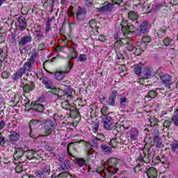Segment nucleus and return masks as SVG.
Returning a JSON list of instances; mask_svg holds the SVG:
<instances>
[{"mask_svg": "<svg viewBox=\"0 0 178 178\" xmlns=\"http://www.w3.org/2000/svg\"><path fill=\"white\" fill-rule=\"evenodd\" d=\"M66 88H67L65 90L54 88L52 91H49V93L56 95L57 97V99H60V101H62V99L69 101V99H72V98H73V92H74V90L69 86H66Z\"/></svg>", "mask_w": 178, "mask_h": 178, "instance_id": "nucleus-1", "label": "nucleus"}, {"mask_svg": "<svg viewBox=\"0 0 178 178\" xmlns=\"http://www.w3.org/2000/svg\"><path fill=\"white\" fill-rule=\"evenodd\" d=\"M108 165V172L110 178H113V175L119 170L118 165H119V159L117 158L109 159L107 161Z\"/></svg>", "mask_w": 178, "mask_h": 178, "instance_id": "nucleus-2", "label": "nucleus"}, {"mask_svg": "<svg viewBox=\"0 0 178 178\" xmlns=\"http://www.w3.org/2000/svg\"><path fill=\"white\" fill-rule=\"evenodd\" d=\"M25 151L22 147H17L15 149L13 154V163L15 165H20L23 163V156H24Z\"/></svg>", "mask_w": 178, "mask_h": 178, "instance_id": "nucleus-3", "label": "nucleus"}, {"mask_svg": "<svg viewBox=\"0 0 178 178\" xmlns=\"http://www.w3.org/2000/svg\"><path fill=\"white\" fill-rule=\"evenodd\" d=\"M147 153L143 152V154H140L139 157L138 158L136 162H143L144 163H149L151 161H152L154 158V152H151V149H148L147 150Z\"/></svg>", "mask_w": 178, "mask_h": 178, "instance_id": "nucleus-4", "label": "nucleus"}, {"mask_svg": "<svg viewBox=\"0 0 178 178\" xmlns=\"http://www.w3.org/2000/svg\"><path fill=\"white\" fill-rule=\"evenodd\" d=\"M151 29V24L148 21H143L140 24L136 29V33L139 35H143V34H148L149 33V29Z\"/></svg>", "mask_w": 178, "mask_h": 178, "instance_id": "nucleus-5", "label": "nucleus"}, {"mask_svg": "<svg viewBox=\"0 0 178 178\" xmlns=\"http://www.w3.org/2000/svg\"><path fill=\"white\" fill-rule=\"evenodd\" d=\"M35 175L36 177L47 178L51 175V165L47 164L42 167L40 170L35 171Z\"/></svg>", "mask_w": 178, "mask_h": 178, "instance_id": "nucleus-6", "label": "nucleus"}, {"mask_svg": "<svg viewBox=\"0 0 178 178\" xmlns=\"http://www.w3.org/2000/svg\"><path fill=\"white\" fill-rule=\"evenodd\" d=\"M102 121L104 122V127L105 130H113L115 129V122L113 119L109 115H105L102 118Z\"/></svg>", "mask_w": 178, "mask_h": 178, "instance_id": "nucleus-7", "label": "nucleus"}, {"mask_svg": "<svg viewBox=\"0 0 178 178\" xmlns=\"http://www.w3.org/2000/svg\"><path fill=\"white\" fill-rule=\"evenodd\" d=\"M70 70H72V65L70 64V61H69L65 71H57L56 72H52V74H54L56 80L60 81L65 79V74H66V73H69Z\"/></svg>", "mask_w": 178, "mask_h": 178, "instance_id": "nucleus-8", "label": "nucleus"}, {"mask_svg": "<svg viewBox=\"0 0 178 178\" xmlns=\"http://www.w3.org/2000/svg\"><path fill=\"white\" fill-rule=\"evenodd\" d=\"M31 41H33V36H31V34L25 35L22 36L18 42L19 47L23 48V47H26V45L31 44Z\"/></svg>", "mask_w": 178, "mask_h": 178, "instance_id": "nucleus-9", "label": "nucleus"}, {"mask_svg": "<svg viewBox=\"0 0 178 178\" xmlns=\"http://www.w3.org/2000/svg\"><path fill=\"white\" fill-rule=\"evenodd\" d=\"M118 95L119 92H118V90H113L111 91L107 100L108 106H116V98Z\"/></svg>", "mask_w": 178, "mask_h": 178, "instance_id": "nucleus-10", "label": "nucleus"}, {"mask_svg": "<svg viewBox=\"0 0 178 178\" xmlns=\"http://www.w3.org/2000/svg\"><path fill=\"white\" fill-rule=\"evenodd\" d=\"M54 131V122L47 120L44 123V136H49Z\"/></svg>", "mask_w": 178, "mask_h": 178, "instance_id": "nucleus-11", "label": "nucleus"}, {"mask_svg": "<svg viewBox=\"0 0 178 178\" xmlns=\"http://www.w3.org/2000/svg\"><path fill=\"white\" fill-rule=\"evenodd\" d=\"M160 79L161 80L162 84H163L164 87H169V86H172V76L163 74L160 75Z\"/></svg>", "mask_w": 178, "mask_h": 178, "instance_id": "nucleus-12", "label": "nucleus"}, {"mask_svg": "<svg viewBox=\"0 0 178 178\" xmlns=\"http://www.w3.org/2000/svg\"><path fill=\"white\" fill-rule=\"evenodd\" d=\"M142 74L144 79H152V77H154V76H155V71H154V68L151 67H146L143 69Z\"/></svg>", "mask_w": 178, "mask_h": 178, "instance_id": "nucleus-13", "label": "nucleus"}, {"mask_svg": "<svg viewBox=\"0 0 178 178\" xmlns=\"http://www.w3.org/2000/svg\"><path fill=\"white\" fill-rule=\"evenodd\" d=\"M34 65H35V63L27 59L26 62L24 63V65L20 68V70L24 72V74H26V72H31L33 70Z\"/></svg>", "mask_w": 178, "mask_h": 178, "instance_id": "nucleus-14", "label": "nucleus"}, {"mask_svg": "<svg viewBox=\"0 0 178 178\" xmlns=\"http://www.w3.org/2000/svg\"><path fill=\"white\" fill-rule=\"evenodd\" d=\"M20 140V134L19 133L11 131L10 132V135L8 136V141L11 143V144H15L17 143Z\"/></svg>", "mask_w": 178, "mask_h": 178, "instance_id": "nucleus-15", "label": "nucleus"}, {"mask_svg": "<svg viewBox=\"0 0 178 178\" xmlns=\"http://www.w3.org/2000/svg\"><path fill=\"white\" fill-rule=\"evenodd\" d=\"M145 173H146L148 178L158 177V171L154 167L145 168Z\"/></svg>", "mask_w": 178, "mask_h": 178, "instance_id": "nucleus-16", "label": "nucleus"}, {"mask_svg": "<svg viewBox=\"0 0 178 178\" xmlns=\"http://www.w3.org/2000/svg\"><path fill=\"white\" fill-rule=\"evenodd\" d=\"M45 37L44 36V33L40 30L35 31L33 33V40L35 42L40 43L42 41Z\"/></svg>", "mask_w": 178, "mask_h": 178, "instance_id": "nucleus-17", "label": "nucleus"}, {"mask_svg": "<svg viewBox=\"0 0 178 178\" xmlns=\"http://www.w3.org/2000/svg\"><path fill=\"white\" fill-rule=\"evenodd\" d=\"M87 15V9L84 7L79 6L76 13V18L78 20H84Z\"/></svg>", "mask_w": 178, "mask_h": 178, "instance_id": "nucleus-18", "label": "nucleus"}, {"mask_svg": "<svg viewBox=\"0 0 178 178\" xmlns=\"http://www.w3.org/2000/svg\"><path fill=\"white\" fill-rule=\"evenodd\" d=\"M17 22L19 23L18 27L22 31L27 29V21H26V17L22 15L17 18Z\"/></svg>", "mask_w": 178, "mask_h": 178, "instance_id": "nucleus-19", "label": "nucleus"}, {"mask_svg": "<svg viewBox=\"0 0 178 178\" xmlns=\"http://www.w3.org/2000/svg\"><path fill=\"white\" fill-rule=\"evenodd\" d=\"M113 10V4L108 3L98 8L99 13H111Z\"/></svg>", "mask_w": 178, "mask_h": 178, "instance_id": "nucleus-20", "label": "nucleus"}, {"mask_svg": "<svg viewBox=\"0 0 178 178\" xmlns=\"http://www.w3.org/2000/svg\"><path fill=\"white\" fill-rule=\"evenodd\" d=\"M76 144V142H72L71 143H69L67 147V151L68 152V155H70V158L71 161H73L74 163H76V161L79 159V158H76V156H73L72 154V152L70 151L71 149H74V145Z\"/></svg>", "mask_w": 178, "mask_h": 178, "instance_id": "nucleus-21", "label": "nucleus"}, {"mask_svg": "<svg viewBox=\"0 0 178 178\" xmlns=\"http://www.w3.org/2000/svg\"><path fill=\"white\" fill-rule=\"evenodd\" d=\"M134 24L133 22H130L127 26H124L122 27V31L126 35V34H129V33H131L134 31Z\"/></svg>", "mask_w": 178, "mask_h": 178, "instance_id": "nucleus-22", "label": "nucleus"}, {"mask_svg": "<svg viewBox=\"0 0 178 178\" xmlns=\"http://www.w3.org/2000/svg\"><path fill=\"white\" fill-rule=\"evenodd\" d=\"M30 58H28V60L35 63V59H38L40 58V53L37 51V49H33L29 53Z\"/></svg>", "mask_w": 178, "mask_h": 178, "instance_id": "nucleus-23", "label": "nucleus"}, {"mask_svg": "<svg viewBox=\"0 0 178 178\" xmlns=\"http://www.w3.org/2000/svg\"><path fill=\"white\" fill-rule=\"evenodd\" d=\"M165 47H170L171 49H174L176 47V40L170 38H166L163 40Z\"/></svg>", "mask_w": 178, "mask_h": 178, "instance_id": "nucleus-24", "label": "nucleus"}, {"mask_svg": "<svg viewBox=\"0 0 178 178\" xmlns=\"http://www.w3.org/2000/svg\"><path fill=\"white\" fill-rule=\"evenodd\" d=\"M128 17L129 20H131V23H133L134 24H138V22L137 19H138V14H137L136 11H129L128 13Z\"/></svg>", "mask_w": 178, "mask_h": 178, "instance_id": "nucleus-25", "label": "nucleus"}, {"mask_svg": "<svg viewBox=\"0 0 178 178\" xmlns=\"http://www.w3.org/2000/svg\"><path fill=\"white\" fill-rule=\"evenodd\" d=\"M75 163L78 165L79 168H83V170H88V172H90V168L87 167V165L86 163V159L83 158H78Z\"/></svg>", "mask_w": 178, "mask_h": 178, "instance_id": "nucleus-26", "label": "nucleus"}, {"mask_svg": "<svg viewBox=\"0 0 178 178\" xmlns=\"http://www.w3.org/2000/svg\"><path fill=\"white\" fill-rule=\"evenodd\" d=\"M22 90L24 92L29 94V92H31L35 88V84L33 81H31L29 83H26V85L22 87Z\"/></svg>", "mask_w": 178, "mask_h": 178, "instance_id": "nucleus-27", "label": "nucleus"}, {"mask_svg": "<svg viewBox=\"0 0 178 178\" xmlns=\"http://www.w3.org/2000/svg\"><path fill=\"white\" fill-rule=\"evenodd\" d=\"M25 154H26V159H29V161H31V159H35L37 156H38V153L34 150L28 149L25 152Z\"/></svg>", "mask_w": 178, "mask_h": 178, "instance_id": "nucleus-28", "label": "nucleus"}, {"mask_svg": "<svg viewBox=\"0 0 178 178\" xmlns=\"http://www.w3.org/2000/svg\"><path fill=\"white\" fill-rule=\"evenodd\" d=\"M87 155H88V158H87V161H88V162H92V163H95V162H97V153L93 152H91L90 151L87 152Z\"/></svg>", "mask_w": 178, "mask_h": 178, "instance_id": "nucleus-29", "label": "nucleus"}, {"mask_svg": "<svg viewBox=\"0 0 178 178\" xmlns=\"http://www.w3.org/2000/svg\"><path fill=\"white\" fill-rule=\"evenodd\" d=\"M100 149L106 155H108L112 152V147L110 146H108L106 144L103 143L100 145Z\"/></svg>", "mask_w": 178, "mask_h": 178, "instance_id": "nucleus-30", "label": "nucleus"}, {"mask_svg": "<svg viewBox=\"0 0 178 178\" xmlns=\"http://www.w3.org/2000/svg\"><path fill=\"white\" fill-rule=\"evenodd\" d=\"M40 80H42V84L48 88L49 90H52L54 88H52V81L51 80L48 79L47 77L40 78Z\"/></svg>", "mask_w": 178, "mask_h": 178, "instance_id": "nucleus-31", "label": "nucleus"}, {"mask_svg": "<svg viewBox=\"0 0 178 178\" xmlns=\"http://www.w3.org/2000/svg\"><path fill=\"white\" fill-rule=\"evenodd\" d=\"M170 147L172 152L178 154V140H174L173 141L170 142Z\"/></svg>", "mask_w": 178, "mask_h": 178, "instance_id": "nucleus-32", "label": "nucleus"}, {"mask_svg": "<svg viewBox=\"0 0 178 178\" xmlns=\"http://www.w3.org/2000/svg\"><path fill=\"white\" fill-rule=\"evenodd\" d=\"M120 108L122 109H126V107L129 105V99L126 97H122L120 99Z\"/></svg>", "mask_w": 178, "mask_h": 178, "instance_id": "nucleus-33", "label": "nucleus"}, {"mask_svg": "<svg viewBox=\"0 0 178 178\" xmlns=\"http://www.w3.org/2000/svg\"><path fill=\"white\" fill-rule=\"evenodd\" d=\"M166 26H161L157 31V35L159 38H163V36L166 35Z\"/></svg>", "mask_w": 178, "mask_h": 178, "instance_id": "nucleus-34", "label": "nucleus"}, {"mask_svg": "<svg viewBox=\"0 0 178 178\" xmlns=\"http://www.w3.org/2000/svg\"><path fill=\"white\" fill-rule=\"evenodd\" d=\"M70 115L71 118L76 119L77 118H79L80 112L79 111V109H77V108H74V109L70 108Z\"/></svg>", "mask_w": 178, "mask_h": 178, "instance_id": "nucleus-35", "label": "nucleus"}, {"mask_svg": "<svg viewBox=\"0 0 178 178\" xmlns=\"http://www.w3.org/2000/svg\"><path fill=\"white\" fill-rule=\"evenodd\" d=\"M129 134L131 140H136L138 137V130L136 128H132Z\"/></svg>", "mask_w": 178, "mask_h": 178, "instance_id": "nucleus-36", "label": "nucleus"}, {"mask_svg": "<svg viewBox=\"0 0 178 178\" xmlns=\"http://www.w3.org/2000/svg\"><path fill=\"white\" fill-rule=\"evenodd\" d=\"M149 122L150 123L151 127H154V126H156L158 123H159V120H158V118H155L154 116H151Z\"/></svg>", "mask_w": 178, "mask_h": 178, "instance_id": "nucleus-37", "label": "nucleus"}, {"mask_svg": "<svg viewBox=\"0 0 178 178\" xmlns=\"http://www.w3.org/2000/svg\"><path fill=\"white\" fill-rule=\"evenodd\" d=\"M127 49L128 51H132L135 55H138V54H140L139 52H137V48H136V47L133 46V43H131V42L127 44Z\"/></svg>", "mask_w": 178, "mask_h": 178, "instance_id": "nucleus-38", "label": "nucleus"}, {"mask_svg": "<svg viewBox=\"0 0 178 178\" xmlns=\"http://www.w3.org/2000/svg\"><path fill=\"white\" fill-rule=\"evenodd\" d=\"M41 124V121L38 120H31L29 122V127L31 129V127H38Z\"/></svg>", "mask_w": 178, "mask_h": 178, "instance_id": "nucleus-39", "label": "nucleus"}, {"mask_svg": "<svg viewBox=\"0 0 178 178\" xmlns=\"http://www.w3.org/2000/svg\"><path fill=\"white\" fill-rule=\"evenodd\" d=\"M23 74H24V72L19 69V72H17L15 74H13V80H19V79H22L23 77Z\"/></svg>", "mask_w": 178, "mask_h": 178, "instance_id": "nucleus-40", "label": "nucleus"}, {"mask_svg": "<svg viewBox=\"0 0 178 178\" xmlns=\"http://www.w3.org/2000/svg\"><path fill=\"white\" fill-rule=\"evenodd\" d=\"M134 72L135 74H137V76H141V74H143V68L141 67V65H136L134 68Z\"/></svg>", "mask_w": 178, "mask_h": 178, "instance_id": "nucleus-41", "label": "nucleus"}, {"mask_svg": "<svg viewBox=\"0 0 178 178\" xmlns=\"http://www.w3.org/2000/svg\"><path fill=\"white\" fill-rule=\"evenodd\" d=\"M143 168H144V163L138 162L136 166L134 168L135 173H138V172L143 170Z\"/></svg>", "mask_w": 178, "mask_h": 178, "instance_id": "nucleus-42", "label": "nucleus"}, {"mask_svg": "<svg viewBox=\"0 0 178 178\" xmlns=\"http://www.w3.org/2000/svg\"><path fill=\"white\" fill-rule=\"evenodd\" d=\"M138 44V48H139L141 51H143V52H144V51H145V49H147V44L144 42L143 41L141 42H138L137 43Z\"/></svg>", "mask_w": 178, "mask_h": 178, "instance_id": "nucleus-43", "label": "nucleus"}, {"mask_svg": "<svg viewBox=\"0 0 178 178\" xmlns=\"http://www.w3.org/2000/svg\"><path fill=\"white\" fill-rule=\"evenodd\" d=\"M158 97V92L155 90H150L148 92L147 97L151 99H154V98H156Z\"/></svg>", "mask_w": 178, "mask_h": 178, "instance_id": "nucleus-44", "label": "nucleus"}, {"mask_svg": "<svg viewBox=\"0 0 178 178\" xmlns=\"http://www.w3.org/2000/svg\"><path fill=\"white\" fill-rule=\"evenodd\" d=\"M171 120L176 127H178V113L173 114L171 117Z\"/></svg>", "mask_w": 178, "mask_h": 178, "instance_id": "nucleus-45", "label": "nucleus"}, {"mask_svg": "<svg viewBox=\"0 0 178 178\" xmlns=\"http://www.w3.org/2000/svg\"><path fill=\"white\" fill-rule=\"evenodd\" d=\"M33 111H36V112H40V113H42V111H45V108L42 104L38 103Z\"/></svg>", "mask_w": 178, "mask_h": 178, "instance_id": "nucleus-46", "label": "nucleus"}, {"mask_svg": "<svg viewBox=\"0 0 178 178\" xmlns=\"http://www.w3.org/2000/svg\"><path fill=\"white\" fill-rule=\"evenodd\" d=\"M91 143H92V145L93 147V148H98V147H99V140L98 139L96 138L95 136H94L92 139H91Z\"/></svg>", "mask_w": 178, "mask_h": 178, "instance_id": "nucleus-47", "label": "nucleus"}, {"mask_svg": "<svg viewBox=\"0 0 178 178\" xmlns=\"http://www.w3.org/2000/svg\"><path fill=\"white\" fill-rule=\"evenodd\" d=\"M109 108L108 106H104L101 110V113L103 115V116H109Z\"/></svg>", "mask_w": 178, "mask_h": 178, "instance_id": "nucleus-48", "label": "nucleus"}, {"mask_svg": "<svg viewBox=\"0 0 178 178\" xmlns=\"http://www.w3.org/2000/svg\"><path fill=\"white\" fill-rule=\"evenodd\" d=\"M87 60V55L85 54H80L78 57V62H81V63L86 62Z\"/></svg>", "mask_w": 178, "mask_h": 178, "instance_id": "nucleus-49", "label": "nucleus"}, {"mask_svg": "<svg viewBox=\"0 0 178 178\" xmlns=\"http://www.w3.org/2000/svg\"><path fill=\"white\" fill-rule=\"evenodd\" d=\"M142 41L148 44L152 41V38L151 36L146 35L142 38Z\"/></svg>", "mask_w": 178, "mask_h": 178, "instance_id": "nucleus-50", "label": "nucleus"}, {"mask_svg": "<svg viewBox=\"0 0 178 178\" xmlns=\"http://www.w3.org/2000/svg\"><path fill=\"white\" fill-rule=\"evenodd\" d=\"M69 56H70V59H76V58H77V53L76 52L74 49H73V48L71 49V52H70Z\"/></svg>", "mask_w": 178, "mask_h": 178, "instance_id": "nucleus-51", "label": "nucleus"}, {"mask_svg": "<svg viewBox=\"0 0 178 178\" xmlns=\"http://www.w3.org/2000/svg\"><path fill=\"white\" fill-rule=\"evenodd\" d=\"M64 164L65 165V168L67 170V169H73V164H72V162L69 160H65L64 161Z\"/></svg>", "mask_w": 178, "mask_h": 178, "instance_id": "nucleus-52", "label": "nucleus"}, {"mask_svg": "<svg viewBox=\"0 0 178 178\" xmlns=\"http://www.w3.org/2000/svg\"><path fill=\"white\" fill-rule=\"evenodd\" d=\"M95 137L99 141H102V143H104V141L106 140V138L102 134H97V135Z\"/></svg>", "mask_w": 178, "mask_h": 178, "instance_id": "nucleus-53", "label": "nucleus"}, {"mask_svg": "<svg viewBox=\"0 0 178 178\" xmlns=\"http://www.w3.org/2000/svg\"><path fill=\"white\" fill-rule=\"evenodd\" d=\"M47 49V46L45 45V43L40 42L38 46V51H44Z\"/></svg>", "mask_w": 178, "mask_h": 178, "instance_id": "nucleus-54", "label": "nucleus"}, {"mask_svg": "<svg viewBox=\"0 0 178 178\" xmlns=\"http://www.w3.org/2000/svg\"><path fill=\"white\" fill-rule=\"evenodd\" d=\"M65 158H66V157L64 156L63 154H58V161H59V162L63 163L64 161H66V160H65Z\"/></svg>", "mask_w": 178, "mask_h": 178, "instance_id": "nucleus-55", "label": "nucleus"}, {"mask_svg": "<svg viewBox=\"0 0 178 178\" xmlns=\"http://www.w3.org/2000/svg\"><path fill=\"white\" fill-rule=\"evenodd\" d=\"M98 40L101 41L102 42H106V36L104 35H99Z\"/></svg>", "mask_w": 178, "mask_h": 178, "instance_id": "nucleus-56", "label": "nucleus"}, {"mask_svg": "<svg viewBox=\"0 0 178 178\" xmlns=\"http://www.w3.org/2000/svg\"><path fill=\"white\" fill-rule=\"evenodd\" d=\"M163 8V5L161 3H157L156 6H154V10L156 12L158 10H161Z\"/></svg>", "mask_w": 178, "mask_h": 178, "instance_id": "nucleus-57", "label": "nucleus"}, {"mask_svg": "<svg viewBox=\"0 0 178 178\" xmlns=\"http://www.w3.org/2000/svg\"><path fill=\"white\" fill-rule=\"evenodd\" d=\"M5 138H3V135L2 133H0V145H5Z\"/></svg>", "mask_w": 178, "mask_h": 178, "instance_id": "nucleus-58", "label": "nucleus"}, {"mask_svg": "<svg viewBox=\"0 0 178 178\" xmlns=\"http://www.w3.org/2000/svg\"><path fill=\"white\" fill-rule=\"evenodd\" d=\"M92 129L93 131H98V130H99V124L98 123L94 124Z\"/></svg>", "mask_w": 178, "mask_h": 178, "instance_id": "nucleus-59", "label": "nucleus"}, {"mask_svg": "<svg viewBox=\"0 0 178 178\" xmlns=\"http://www.w3.org/2000/svg\"><path fill=\"white\" fill-rule=\"evenodd\" d=\"M1 77L3 79H8L9 77V72H7V71H3L2 73H1Z\"/></svg>", "mask_w": 178, "mask_h": 178, "instance_id": "nucleus-60", "label": "nucleus"}, {"mask_svg": "<svg viewBox=\"0 0 178 178\" xmlns=\"http://www.w3.org/2000/svg\"><path fill=\"white\" fill-rule=\"evenodd\" d=\"M130 40V38H125L124 39H122L121 41L122 42V46L123 45H127L129 44V40Z\"/></svg>", "mask_w": 178, "mask_h": 178, "instance_id": "nucleus-61", "label": "nucleus"}, {"mask_svg": "<svg viewBox=\"0 0 178 178\" xmlns=\"http://www.w3.org/2000/svg\"><path fill=\"white\" fill-rule=\"evenodd\" d=\"M58 166L60 167V169H61V170H65V171L67 170V169L66 168L65 162L59 163Z\"/></svg>", "mask_w": 178, "mask_h": 178, "instance_id": "nucleus-62", "label": "nucleus"}, {"mask_svg": "<svg viewBox=\"0 0 178 178\" xmlns=\"http://www.w3.org/2000/svg\"><path fill=\"white\" fill-rule=\"evenodd\" d=\"M114 47H123V43L122 42V40H118L115 41Z\"/></svg>", "mask_w": 178, "mask_h": 178, "instance_id": "nucleus-63", "label": "nucleus"}, {"mask_svg": "<svg viewBox=\"0 0 178 178\" xmlns=\"http://www.w3.org/2000/svg\"><path fill=\"white\" fill-rule=\"evenodd\" d=\"M85 3L88 8H91L92 6V0H86Z\"/></svg>", "mask_w": 178, "mask_h": 178, "instance_id": "nucleus-64", "label": "nucleus"}]
</instances>
